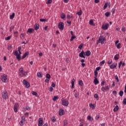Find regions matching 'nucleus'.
Segmentation results:
<instances>
[{"label": "nucleus", "instance_id": "obj_4", "mask_svg": "<svg viewBox=\"0 0 126 126\" xmlns=\"http://www.w3.org/2000/svg\"><path fill=\"white\" fill-rule=\"evenodd\" d=\"M23 83L25 86L26 88H29L30 87V84L26 80H23Z\"/></svg>", "mask_w": 126, "mask_h": 126}, {"label": "nucleus", "instance_id": "obj_35", "mask_svg": "<svg viewBox=\"0 0 126 126\" xmlns=\"http://www.w3.org/2000/svg\"><path fill=\"white\" fill-rule=\"evenodd\" d=\"M115 80H116V82L119 83V77H118V75H115Z\"/></svg>", "mask_w": 126, "mask_h": 126}, {"label": "nucleus", "instance_id": "obj_54", "mask_svg": "<svg viewBox=\"0 0 126 126\" xmlns=\"http://www.w3.org/2000/svg\"><path fill=\"white\" fill-rule=\"evenodd\" d=\"M100 69H101V67H97L96 68L95 71H98V70H100Z\"/></svg>", "mask_w": 126, "mask_h": 126}, {"label": "nucleus", "instance_id": "obj_17", "mask_svg": "<svg viewBox=\"0 0 126 126\" xmlns=\"http://www.w3.org/2000/svg\"><path fill=\"white\" fill-rule=\"evenodd\" d=\"M94 82L95 85H97V84H99V81L98 80V79L96 77H94Z\"/></svg>", "mask_w": 126, "mask_h": 126}, {"label": "nucleus", "instance_id": "obj_13", "mask_svg": "<svg viewBox=\"0 0 126 126\" xmlns=\"http://www.w3.org/2000/svg\"><path fill=\"white\" fill-rule=\"evenodd\" d=\"M119 40H117L115 42V45L117 48V49H121V47L120 46H121V43H119Z\"/></svg>", "mask_w": 126, "mask_h": 126}, {"label": "nucleus", "instance_id": "obj_43", "mask_svg": "<svg viewBox=\"0 0 126 126\" xmlns=\"http://www.w3.org/2000/svg\"><path fill=\"white\" fill-rule=\"evenodd\" d=\"M52 0H48L47 2H46V4H50V3H52Z\"/></svg>", "mask_w": 126, "mask_h": 126}, {"label": "nucleus", "instance_id": "obj_37", "mask_svg": "<svg viewBox=\"0 0 126 126\" xmlns=\"http://www.w3.org/2000/svg\"><path fill=\"white\" fill-rule=\"evenodd\" d=\"M11 38V36H7V37H5V40L6 41H8V40H10Z\"/></svg>", "mask_w": 126, "mask_h": 126}, {"label": "nucleus", "instance_id": "obj_46", "mask_svg": "<svg viewBox=\"0 0 126 126\" xmlns=\"http://www.w3.org/2000/svg\"><path fill=\"white\" fill-rule=\"evenodd\" d=\"M82 47H83V44H81L79 47H78V49H80V50H81L82 49Z\"/></svg>", "mask_w": 126, "mask_h": 126}, {"label": "nucleus", "instance_id": "obj_40", "mask_svg": "<svg viewBox=\"0 0 126 126\" xmlns=\"http://www.w3.org/2000/svg\"><path fill=\"white\" fill-rule=\"evenodd\" d=\"M90 108H93V109H95V105H93V104L91 103L90 104Z\"/></svg>", "mask_w": 126, "mask_h": 126}, {"label": "nucleus", "instance_id": "obj_50", "mask_svg": "<svg viewBox=\"0 0 126 126\" xmlns=\"http://www.w3.org/2000/svg\"><path fill=\"white\" fill-rule=\"evenodd\" d=\"M106 88L105 87H102L101 88V91H102L103 92H105V91H106Z\"/></svg>", "mask_w": 126, "mask_h": 126}, {"label": "nucleus", "instance_id": "obj_33", "mask_svg": "<svg viewBox=\"0 0 126 126\" xmlns=\"http://www.w3.org/2000/svg\"><path fill=\"white\" fill-rule=\"evenodd\" d=\"M32 94L33 96H37V92H34V91H32Z\"/></svg>", "mask_w": 126, "mask_h": 126}, {"label": "nucleus", "instance_id": "obj_5", "mask_svg": "<svg viewBox=\"0 0 126 126\" xmlns=\"http://www.w3.org/2000/svg\"><path fill=\"white\" fill-rule=\"evenodd\" d=\"M62 104L63 105V106H65V107H66L68 106V100H65L64 99L62 98Z\"/></svg>", "mask_w": 126, "mask_h": 126}, {"label": "nucleus", "instance_id": "obj_64", "mask_svg": "<svg viewBox=\"0 0 126 126\" xmlns=\"http://www.w3.org/2000/svg\"><path fill=\"white\" fill-rule=\"evenodd\" d=\"M19 71L21 72H23V68H20L19 69Z\"/></svg>", "mask_w": 126, "mask_h": 126}, {"label": "nucleus", "instance_id": "obj_39", "mask_svg": "<svg viewBox=\"0 0 126 126\" xmlns=\"http://www.w3.org/2000/svg\"><path fill=\"white\" fill-rule=\"evenodd\" d=\"M18 51L20 55H21L22 54V52H21V51H21V47H18Z\"/></svg>", "mask_w": 126, "mask_h": 126}, {"label": "nucleus", "instance_id": "obj_45", "mask_svg": "<svg viewBox=\"0 0 126 126\" xmlns=\"http://www.w3.org/2000/svg\"><path fill=\"white\" fill-rule=\"evenodd\" d=\"M104 63H105V60H103L102 61H101L100 63V65H103V64H104Z\"/></svg>", "mask_w": 126, "mask_h": 126}, {"label": "nucleus", "instance_id": "obj_2", "mask_svg": "<svg viewBox=\"0 0 126 126\" xmlns=\"http://www.w3.org/2000/svg\"><path fill=\"white\" fill-rule=\"evenodd\" d=\"M64 28V25L63 22H59L58 24V28L60 30L63 31V28Z\"/></svg>", "mask_w": 126, "mask_h": 126}, {"label": "nucleus", "instance_id": "obj_44", "mask_svg": "<svg viewBox=\"0 0 126 126\" xmlns=\"http://www.w3.org/2000/svg\"><path fill=\"white\" fill-rule=\"evenodd\" d=\"M99 119H100V115H96L95 117V120L96 121H98V120H99Z\"/></svg>", "mask_w": 126, "mask_h": 126}, {"label": "nucleus", "instance_id": "obj_56", "mask_svg": "<svg viewBox=\"0 0 126 126\" xmlns=\"http://www.w3.org/2000/svg\"><path fill=\"white\" fill-rule=\"evenodd\" d=\"M14 56H17L18 55V52L17 51H15L14 53Z\"/></svg>", "mask_w": 126, "mask_h": 126}, {"label": "nucleus", "instance_id": "obj_59", "mask_svg": "<svg viewBox=\"0 0 126 126\" xmlns=\"http://www.w3.org/2000/svg\"><path fill=\"white\" fill-rule=\"evenodd\" d=\"M14 29V26H11L10 27V32H11V31H12V30Z\"/></svg>", "mask_w": 126, "mask_h": 126}, {"label": "nucleus", "instance_id": "obj_31", "mask_svg": "<svg viewBox=\"0 0 126 126\" xmlns=\"http://www.w3.org/2000/svg\"><path fill=\"white\" fill-rule=\"evenodd\" d=\"M89 24H90V25H94V22L93 21V20H91L89 21Z\"/></svg>", "mask_w": 126, "mask_h": 126}, {"label": "nucleus", "instance_id": "obj_41", "mask_svg": "<svg viewBox=\"0 0 126 126\" xmlns=\"http://www.w3.org/2000/svg\"><path fill=\"white\" fill-rule=\"evenodd\" d=\"M46 77V78H47V79H50V78H51V75H50L49 74H47Z\"/></svg>", "mask_w": 126, "mask_h": 126}, {"label": "nucleus", "instance_id": "obj_26", "mask_svg": "<svg viewBox=\"0 0 126 126\" xmlns=\"http://www.w3.org/2000/svg\"><path fill=\"white\" fill-rule=\"evenodd\" d=\"M14 16H15V13H13L12 15H10V19H13Z\"/></svg>", "mask_w": 126, "mask_h": 126}, {"label": "nucleus", "instance_id": "obj_23", "mask_svg": "<svg viewBox=\"0 0 126 126\" xmlns=\"http://www.w3.org/2000/svg\"><path fill=\"white\" fill-rule=\"evenodd\" d=\"M21 54H18L16 56V58L18 61H20L21 60V56L20 55Z\"/></svg>", "mask_w": 126, "mask_h": 126}, {"label": "nucleus", "instance_id": "obj_38", "mask_svg": "<svg viewBox=\"0 0 126 126\" xmlns=\"http://www.w3.org/2000/svg\"><path fill=\"white\" fill-rule=\"evenodd\" d=\"M76 14H78V15L80 16L82 14V10H80L79 12H77Z\"/></svg>", "mask_w": 126, "mask_h": 126}, {"label": "nucleus", "instance_id": "obj_30", "mask_svg": "<svg viewBox=\"0 0 126 126\" xmlns=\"http://www.w3.org/2000/svg\"><path fill=\"white\" fill-rule=\"evenodd\" d=\"M110 14H111V13H110V12H106L105 13V16H106V17H109V16H110Z\"/></svg>", "mask_w": 126, "mask_h": 126}, {"label": "nucleus", "instance_id": "obj_27", "mask_svg": "<svg viewBox=\"0 0 126 126\" xmlns=\"http://www.w3.org/2000/svg\"><path fill=\"white\" fill-rule=\"evenodd\" d=\"M65 15L64 14V13H62L61 14V17L62 18V19H64V18H65Z\"/></svg>", "mask_w": 126, "mask_h": 126}, {"label": "nucleus", "instance_id": "obj_42", "mask_svg": "<svg viewBox=\"0 0 126 126\" xmlns=\"http://www.w3.org/2000/svg\"><path fill=\"white\" fill-rule=\"evenodd\" d=\"M64 125L63 126H67V120H64Z\"/></svg>", "mask_w": 126, "mask_h": 126}, {"label": "nucleus", "instance_id": "obj_19", "mask_svg": "<svg viewBox=\"0 0 126 126\" xmlns=\"http://www.w3.org/2000/svg\"><path fill=\"white\" fill-rule=\"evenodd\" d=\"M39 27H40V26L38 24H35L34 25V30H38L39 29Z\"/></svg>", "mask_w": 126, "mask_h": 126}, {"label": "nucleus", "instance_id": "obj_8", "mask_svg": "<svg viewBox=\"0 0 126 126\" xmlns=\"http://www.w3.org/2000/svg\"><path fill=\"white\" fill-rule=\"evenodd\" d=\"M38 126H43V118H40L38 119Z\"/></svg>", "mask_w": 126, "mask_h": 126}, {"label": "nucleus", "instance_id": "obj_52", "mask_svg": "<svg viewBox=\"0 0 126 126\" xmlns=\"http://www.w3.org/2000/svg\"><path fill=\"white\" fill-rule=\"evenodd\" d=\"M97 75H98V72L95 70L94 71V76H95V77H97Z\"/></svg>", "mask_w": 126, "mask_h": 126}, {"label": "nucleus", "instance_id": "obj_18", "mask_svg": "<svg viewBox=\"0 0 126 126\" xmlns=\"http://www.w3.org/2000/svg\"><path fill=\"white\" fill-rule=\"evenodd\" d=\"M74 82H75V80L73 79L71 81V88H74Z\"/></svg>", "mask_w": 126, "mask_h": 126}, {"label": "nucleus", "instance_id": "obj_11", "mask_svg": "<svg viewBox=\"0 0 126 126\" xmlns=\"http://www.w3.org/2000/svg\"><path fill=\"white\" fill-rule=\"evenodd\" d=\"M20 76H25L27 75V72L23 71L19 73Z\"/></svg>", "mask_w": 126, "mask_h": 126}, {"label": "nucleus", "instance_id": "obj_58", "mask_svg": "<svg viewBox=\"0 0 126 126\" xmlns=\"http://www.w3.org/2000/svg\"><path fill=\"white\" fill-rule=\"evenodd\" d=\"M40 21L41 22H44L45 21H46V19H40Z\"/></svg>", "mask_w": 126, "mask_h": 126}, {"label": "nucleus", "instance_id": "obj_9", "mask_svg": "<svg viewBox=\"0 0 126 126\" xmlns=\"http://www.w3.org/2000/svg\"><path fill=\"white\" fill-rule=\"evenodd\" d=\"M117 65L118 64H117V63H113L112 65H110V68H111V69H114V68H116V67H117Z\"/></svg>", "mask_w": 126, "mask_h": 126}, {"label": "nucleus", "instance_id": "obj_24", "mask_svg": "<svg viewBox=\"0 0 126 126\" xmlns=\"http://www.w3.org/2000/svg\"><path fill=\"white\" fill-rule=\"evenodd\" d=\"M113 111H114V112H117V111H119V106L116 105V106L114 107V109H113Z\"/></svg>", "mask_w": 126, "mask_h": 126}, {"label": "nucleus", "instance_id": "obj_20", "mask_svg": "<svg viewBox=\"0 0 126 126\" xmlns=\"http://www.w3.org/2000/svg\"><path fill=\"white\" fill-rule=\"evenodd\" d=\"M37 77H39V78H42V77H43V75L42 74V73H41V72H37Z\"/></svg>", "mask_w": 126, "mask_h": 126}, {"label": "nucleus", "instance_id": "obj_62", "mask_svg": "<svg viewBox=\"0 0 126 126\" xmlns=\"http://www.w3.org/2000/svg\"><path fill=\"white\" fill-rule=\"evenodd\" d=\"M113 94H114V95H117V91H113L112 92Z\"/></svg>", "mask_w": 126, "mask_h": 126}, {"label": "nucleus", "instance_id": "obj_57", "mask_svg": "<svg viewBox=\"0 0 126 126\" xmlns=\"http://www.w3.org/2000/svg\"><path fill=\"white\" fill-rule=\"evenodd\" d=\"M53 87H50L49 88V91H50V92H53Z\"/></svg>", "mask_w": 126, "mask_h": 126}, {"label": "nucleus", "instance_id": "obj_6", "mask_svg": "<svg viewBox=\"0 0 126 126\" xmlns=\"http://www.w3.org/2000/svg\"><path fill=\"white\" fill-rule=\"evenodd\" d=\"M2 97L3 99H5V100H6V99H7V98H8V95H7V92H3L2 93Z\"/></svg>", "mask_w": 126, "mask_h": 126}, {"label": "nucleus", "instance_id": "obj_28", "mask_svg": "<svg viewBox=\"0 0 126 126\" xmlns=\"http://www.w3.org/2000/svg\"><path fill=\"white\" fill-rule=\"evenodd\" d=\"M79 85H80V86H83V82L82 80H79Z\"/></svg>", "mask_w": 126, "mask_h": 126}, {"label": "nucleus", "instance_id": "obj_21", "mask_svg": "<svg viewBox=\"0 0 126 126\" xmlns=\"http://www.w3.org/2000/svg\"><path fill=\"white\" fill-rule=\"evenodd\" d=\"M87 119L88 120V121H90L91 122H92V121H94V119H93V118H92V117L90 115L88 116Z\"/></svg>", "mask_w": 126, "mask_h": 126}, {"label": "nucleus", "instance_id": "obj_48", "mask_svg": "<svg viewBox=\"0 0 126 126\" xmlns=\"http://www.w3.org/2000/svg\"><path fill=\"white\" fill-rule=\"evenodd\" d=\"M24 122H25V121L22 120L19 123L20 126H23V123H24Z\"/></svg>", "mask_w": 126, "mask_h": 126}, {"label": "nucleus", "instance_id": "obj_12", "mask_svg": "<svg viewBox=\"0 0 126 126\" xmlns=\"http://www.w3.org/2000/svg\"><path fill=\"white\" fill-rule=\"evenodd\" d=\"M108 26H109V24H106L105 25H103L102 26V29H104L105 30H107V29H108Z\"/></svg>", "mask_w": 126, "mask_h": 126}, {"label": "nucleus", "instance_id": "obj_34", "mask_svg": "<svg viewBox=\"0 0 126 126\" xmlns=\"http://www.w3.org/2000/svg\"><path fill=\"white\" fill-rule=\"evenodd\" d=\"M119 95L121 96V97H122L123 95H124V92L123 91H121L119 92Z\"/></svg>", "mask_w": 126, "mask_h": 126}, {"label": "nucleus", "instance_id": "obj_3", "mask_svg": "<svg viewBox=\"0 0 126 126\" xmlns=\"http://www.w3.org/2000/svg\"><path fill=\"white\" fill-rule=\"evenodd\" d=\"M0 79L2 82H7V76H6V75L1 76Z\"/></svg>", "mask_w": 126, "mask_h": 126}, {"label": "nucleus", "instance_id": "obj_51", "mask_svg": "<svg viewBox=\"0 0 126 126\" xmlns=\"http://www.w3.org/2000/svg\"><path fill=\"white\" fill-rule=\"evenodd\" d=\"M25 109H26V110H27V111H30V110H31V108H30V107H29V106H27Z\"/></svg>", "mask_w": 126, "mask_h": 126}, {"label": "nucleus", "instance_id": "obj_36", "mask_svg": "<svg viewBox=\"0 0 126 126\" xmlns=\"http://www.w3.org/2000/svg\"><path fill=\"white\" fill-rule=\"evenodd\" d=\"M75 38H76V36H72L71 37V38H70V41L71 42H72V41H73V39H75Z\"/></svg>", "mask_w": 126, "mask_h": 126}, {"label": "nucleus", "instance_id": "obj_14", "mask_svg": "<svg viewBox=\"0 0 126 126\" xmlns=\"http://www.w3.org/2000/svg\"><path fill=\"white\" fill-rule=\"evenodd\" d=\"M28 55H29V52H26L22 56V60H24V59H25L26 58V57H27V56H28Z\"/></svg>", "mask_w": 126, "mask_h": 126}, {"label": "nucleus", "instance_id": "obj_1", "mask_svg": "<svg viewBox=\"0 0 126 126\" xmlns=\"http://www.w3.org/2000/svg\"><path fill=\"white\" fill-rule=\"evenodd\" d=\"M106 40V38L104 37V36L101 35L99 38H98V42L99 43H100L101 45H103Z\"/></svg>", "mask_w": 126, "mask_h": 126}, {"label": "nucleus", "instance_id": "obj_25", "mask_svg": "<svg viewBox=\"0 0 126 126\" xmlns=\"http://www.w3.org/2000/svg\"><path fill=\"white\" fill-rule=\"evenodd\" d=\"M33 31H34V29H29L27 31V32H28V33H30V34H31V33H32L33 32Z\"/></svg>", "mask_w": 126, "mask_h": 126}, {"label": "nucleus", "instance_id": "obj_61", "mask_svg": "<svg viewBox=\"0 0 126 126\" xmlns=\"http://www.w3.org/2000/svg\"><path fill=\"white\" fill-rule=\"evenodd\" d=\"M51 86H52V87L55 88V87H56V84L55 83H53L51 85Z\"/></svg>", "mask_w": 126, "mask_h": 126}, {"label": "nucleus", "instance_id": "obj_7", "mask_svg": "<svg viewBox=\"0 0 126 126\" xmlns=\"http://www.w3.org/2000/svg\"><path fill=\"white\" fill-rule=\"evenodd\" d=\"M79 56L80 58H83L84 59H85V53L83 51H82L79 54Z\"/></svg>", "mask_w": 126, "mask_h": 126}, {"label": "nucleus", "instance_id": "obj_47", "mask_svg": "<svg viewBox=\"0 0 126 126\" xmlns=\"http://www.w3.org/2000/svg\"><path fill=\"white\" fill-rule=\"evenodd\" d=\"M107 7H108V4L105 3V4L104 5L103 9H106V8H107Z\"/></svg>", "mask_w": 126, "mask_h": 126}, {"label": "nucleus", "instance_id": "obj_15", "mask_svg": "<svg viewBox=\"0 0 126 126\" xmlns=\"http://www.w3.org/2000/svg\"><path fill=\"white\" fill-rule=\"evenodd\" d=\"M90 55H91V52H90V50H88L85 52V55L87 57L90 56Z\"/></svg>", "mask_w": 126, "mask_h": 126}, {"label": "nucleus", "instance_id": "obj_32", "mask_svg": "<svg viewBox=\"0 0 126 126\" xmlns=\"http://www.w3.org/2000/svg\"><path fill=\"white\" fill-rule=\"evenodd\" d=\"M59 99V96H54L53 98V101H57V99Z\"/></svg>", "mask_w": 126, "mask_h": 126}, {"label": "nucleus", "instance_id": "obj_22", "mask_svg": "<svg viewBox=\"0 0 126 126\" xmlns=\"http://www.w3.org/2000/svg\"><path fill=\"white\" fill-rule=\"evenodd\" d=\"M120 57V54H116L115 56H114V60L115 61H118V60H119V57Z\"/></svg>", "mask_w": 126, "mask_h": 126}, {"label": "nucleus", "instance_id": "obj_29", "mask_svg": "<svg viewBox=\"0 0 126 126\" xmlns=\"http://www.w3.org/2000/svg\"><path fill=\"white\" fill-rule=\"evenodd\" d=\"M51 121L53 123H56V121H57V119H56V117H52L51 118Z\"/></svg>", "mask_w": 126, "mask_h": 126}, {"label": "nucleus", "instance_id": "obj_60", "mask_svg": "<svg viewBox=\"0 0 126 126\" xmlns=\"http://www.w3.org/2000/svg\"><path fill=\"white\" fill-rule=\"evenodd\" d=\"M123 63V62L122 61H121L120 63H119V67L120 68V67H121V66L122 65V64Z\"/></svg>", "mask_w": 126, "mask_h": 126}, {"label": "nucleus", "instance_id": "obj_16", "mask_svg": "<svg viewBox=\"0 0 126 126\" xmlns=\"http://www.w3.org/2000/svg\"><path fill=\"white\" fill-rule=\"evenodd\" d=\"M64 112V110H63V109H60L59 110V115H60V116H63Z\"/></svg>", "mask_w": 126, "mask_h": 126}, {"label": "nucleus", "instance_id": "obj_55", "mask_svg": "<svg viewBox=\"0 0 126 126\" xmlns=\"http://www.w3.org/2000/svg\"><path fill=\"white\" fill-rule=\"evenodd\" d=\"M115 12H116V9L113 8V9L111 10V12H112V13H115Z\"/></svg>", "mask_w": 126, "mask_h": 126}, {"label": "nucleus", "instance_id": "obj_63", "mask_svg": "<svg viewBox=\"0 0 126 126\" xmlns=\"http://www.w3.org/2000/svg\"><path fill=\"white\" fill-rule=\"evenodd\" d=\"M123 104H125V105L126 104V98H125V99L123 100Z\"/></svg>", "mask_w": 126, "mask_h": 126}, {"label": "nucleus", "instance_id": "obj_49", "mask_svg": "<svg viewBox=\"0 0 126 126\" xmlns=\"http://www.w3.org/2000/svg\"><path fill=\"white\" fill-rule=\"evenodd\" d=\"M112 63H113V61L112 60H110L108 61V62H107V63L108 64H111Z\"/></svg>", "mask_w": 126, "mask_h": 126}, {"label": "nucleus", "instance_id": "obj_10", "mask_svg": "<svg viewBox=\"0 0 126 126\" xmlns=\"http://www.w3.org/2000/svg\"><path fill=\"white\" fill-rule=\"evenodd\" d=\"M18 107H19V105L17 103H16L14 105L13 109L15 113H17V108H18Z\"/></svg>", "mask_w": 126, "mask_h": 126}, {"label": "nucleus", "instance_id": "obj_53", "mask_svg": "<svg viewBox=\"0 0 126 126\" xmlns=\"http://www.w3.org/2000/svg\"><path fill=\"white\" fill-rule=\"evenodd\" d=\"M94 98H95V99H99V96H98V94H95L94 95Z\"/></svg>", "mask_w": 126, "mask_h": 126}]
</instances>
